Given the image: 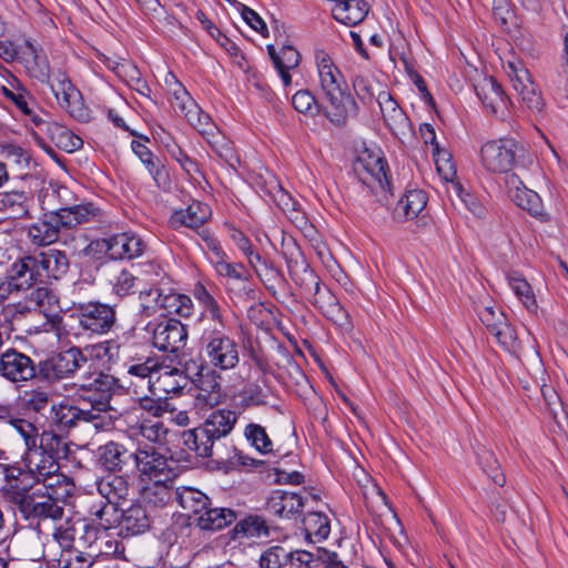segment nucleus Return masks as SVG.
I'll list each match as a JSON object with an SVG mask.
<instances>
[{
  "label": "nucleus",
  "mask_w": 568,
  "mask_h": 568,
  "mask_svg": "<svg viewBox=\"0 0 568 568\" xmlns=\"http://www.w3.org/2000/svg\"><path fill=\"white\" fill-rule=\"evenodd\" d=\"M193 295L203 308L200 346L204 359L214 369H233L240 362V351L226 311L201 283L194 286Z\"/></svg>",
  "instance_id": "f257e3e1"
},
{
  "label": "nucleus",
  "mask_w": 568,
  "mask_h": 568,
  "mask_svg": "<svg viewBox=\"0 0 568 568\" xmlns=\"http://www.w3.org/2000/svg\"><path fill=\"white\" fill-rule=\"evenodd\" d=\"M75 385L92 393L88 396L91 408L84 409L68 403L52 405L53 422L62 428L73 427L80 422L91 423L95 428L109 427L112 416L109 415V420H106L105 414L110 408V393L115 386L114 377L95 369L81 375Z\"/></svg>",
  "instance_id": "f03ea898"
},
{
  "label": "nucleus",
  "mask_w": 568,
  "mask_h": 568,
  "mask_svg": "<svg viewBox=\"0 0 568 568\" xmlns=\"http://www.w3.org/2000/svg\"><path fill=\"white\" fill-rule=\"evenodd\" d=\"M97 490L106 501L93 503L89 514L93 525L84 527V542L89 547L102 541L103 534L120 523V507L129 500L130 485L125 477L110 474L97 481Z\"/></svg>",
  "instance_id": "7ed1b4c3"
},
{
  "label": "nucleus",
  "mask_w": 568,
  "mask_h": 568,
  "mask_svg": "<svg viewBox=\"0 0 568 568\" xmlns=\"http://www.w3.org/2000/svg\"><path fill=\"white\" fill-rule=\"evenodd\" d=\"M320 89L326 100L324 114L335 125H343L356 114L357 104L347 92V84L339 68L324 50L314 55Z\"/></svg>",
  "instance_id": "20e7f679"
},
{
  "label": "nucleus",
  "mask_w": 568,
  "mask_h": 568,
  "mask_svg": "<svg viewBox=\"0 0 568 568\" xmlns=\"http://www.w3.org/2000/svg\"><path fill=\"white\" fill-rule=\"evenodd\" d=\"M53 484H38L29 489L12 487L8 491L9 500L22 514L24 519L60 520L63 517V507L52 497L50 489Z\"/></svg>",
  "instance_id": "39448f33"
},
{
  "label": "nucleus",
  "mask_w": 568,
  "mask_h": 568,
  "mask_svg": "<svg viewBox=\"0 0 568 568\" xmlns=\"http://www.w3.org/2000/svg\"><path fill=\"white\" fill-rule=\"evenodd\" d=\"M521 148L511 138L486 141L478 151L481 168L491 174H507L517 161Z\"/></svg>",
  "instance_id": "423d86ee"
},
{
  "label": "nucleus",
  "mask_w": 568,
  "mask_h": 568,
  "mask_svg": "<svg viewBox=\"0 0 568 568\" xmlns=\"http://www.w3.org/2000/svg\"><path fill=\"white\" fill-rule=\"evenodd\" d=\"M134 465L139 483L150 480H174L176 473L169 459L154 446L139 445L134 452Z\"/></svg>",
  "instance_id": "0eeeda50"
},
{
  "label": "nucleus",
  "mask_w": 568,
  "mask_h": 568,
  "mask_svg": "<svg viewBox=\"0 0 568 568\" xmlns=\"http://www.w3.org/2000/svg\"><path fill=\"white\" fill-rule=\"evenodd\" d=\"M42 82L49 84L59 105L72 118L81 122L89 119V112L83 103L80 91L73 85L63 71L59 70L52 75L49 74V81Z\"/></svg>",
  "instance_id": "6e6552de"
},
{
  "label": "nucleus",
  "mask_w": 568,
  "mask_h": 568,
  "mask_svg": "<svg viewBox=\"0 0 568 568\" xmlns=\"http://www.w3.org/2000/svg\"><path fill=\"white\" fill-rule=\"evenodd\" d=\"M75 317L83 332L103 335L113 327L115 311L112 306L99 302L81 303L75 308Z\"/></svg>",
  "instance_id": "1a4fd4ad"
},
{
  "label": "nucleus",
  "mask_w": 568,
  "mask_h": 568,
  "mask_svg": "<svg viewBox=\"0 0 568 568\" xmlns=\"http://www.w3.org/2000/svg\"><path fill=\"white\" fill-rule=\"evenodd\" d=\"M354 170L359 180L371 189L379 186L384 190L389 184L387 163L379 149L364 148L359 151Z\"/></svg>",
  "instance_id": "9d476101"
},
{
  "label": "nucleus",
  "mask_w": 568,
  "mask_h": 568,
  "mask_svg": "<svg viewBox=\"0 0 568 568\" xmlns=\"http://www.w3.org/2000/svg\"><path fill=\"white\" fill-rule=\"evenodd\" d=\"M87 358L78 347L60 352L39 363V373L47 381H57L71 376L87 364Z\"/></svg>",
  "instance_id": "9b49d317"
},
{
  "label": "nucleus",
  "mask_w": 568,
  "mask_h": 568,
  "mask_svg": "<svg viewBox=\"0 0 568 568\" xmlns=\"http://www.w3.org/2000/svg\"><path fill=\"white\" fill-rule=\"evenodd\" d=\"M0 376L12 384L22 385L37 376V365L30 356L10 347L0 354Z\"/></svg>",
  "instance_id": "f8f14e48"
},
{
  "label": "nucleus",
  "mask_w": 568,
  "mask_h": 568,
  "mask_svg": "<svg viewBox=\"0 0 568 568\" xmlns=\"http://www.w3.org/2000/svg\"><path fill=\"white\" fill-rule=\"evenodd\" d=\"M100 252H104L112 260H132L143 254L145 243L131 232L114 234L94 242Z\"/></svg>",
  "instance_id": "ddd939ff"
},
{
  "label": "nucleus",
  "mask_w": 568,
  "mask_h": 568,
  "mask_svg": "<svg viewBox=\"0 0 568 568\" xmlns=\"http://www.w3.org/2000/svg\"><path fill=\"white\" fill-rule=\"evenodd\" d=\"M505 69L521 101L531 110H540L542 106L540 94L524 63L518 59L509 60Z\"/></svg>",
  "instance_id": "4468645a"
},
{
  "label": "nucleus",
  "mask_w": 568,
  "mask_h": 568,
  "mask_svg": "<svg viewBox=\"0 0 568 568\" xmlns=\"http://www.w3.org/2000/svg\"><path fill=\"white\" fill-rule=\"evenodd\" d=\"M187 339V331L178 320H168L156 324L152 331V343L162 352L176 353Z\"/></svg>",
  "instance_id": "2eb2a0df"
},
{
  "label": "nucleus",
  "mask_w": 568,
  "mask_h": 568,
  "mask_svg": "<svg viewBox=\"0 0 568 568\" xmlns=\"http://www.w3.org/2000/svg\"><path fill=\"white\" fill-rule=\"evenodd\" d=\"M189 384L184 372L178 367L159 364L151 381V393L158 397L178 395Z\"/></svg>",
  "instance_id": "dca6fc26"
},
{
  "label": "nucleus",
  "mask_w": 568,
  "mask_h": 568,
  "mask_svg": "<svg viewBox=\"0 0 568 568\" xmlns=\"http://www.w3.org/2000/svg\"><path fill=\"white\" fill-rule=\"evenodd\" d=\"M172 97L171 103L174 110L180 112L201 134L206 133L204 125H209L210 116L200 112L197 104L181 83L175 82Z\"/></svg>",
  "instance_id": "f3484780"
},
{
  "label": "nucleus",
  "mask_w": 568,
  "mask_h": 568,
  "mask_svg": "<svg viewBox=\"0 0 568 568\" xmlns=\"http://www.w3.org/2000/svg\"><path fill=\"white\" fill-rule=\"evenodd\" d=\"M313 304L335 325L342 328H348L351 326L347 312L343 308L331 290L320 286L318 281L315 282Z\"/></svg>",
  "instance_id": "a211bd4d"
},
{
  "label": "nucleus",
  "mask_w": 568,
  "mask_h": 568,
  "mask_svg": "<svg viewBox=\"0 0 568 568\" xmlns=\"http://www.w3.org/2000/svg\"><path fill=\"white\" fill-rule=\"evenodd\" d=\"M32 256L38 268L40 282L59 280L69 270V260L62 251L50 248Z\"/></svg>",
  "instance_id": "6ab92c4d"
},
{
  "label": "nucleus",
  "mask_w": 568,
  "mask_h": 568,
  "mask_svg": "<svg viewBox=\"0 0 568 568\" xmlns=\"http://www.w3.org/2000/svg\"><path fill=\"white\" fill-rule=\"evenodd\" d=\"M506 187L509 197L523 210H526L534 216H541L544 205L539 194L527 189L516 174L506 176Z\"/></svg>",
  "instance_id": "aec40b11"
},
{
  "label": "nucleus",
  "mask_w": 568,
  "mask_h": 568,
  "mask_svg": "<svg viewBox=\"0 0 568 568\" xmlns=\"http://www.w3.org/2000/svg\"><path fill=\"white\" fill-rule=\"evenodd\" d=\"M39 201L43 211L58 217V213L75 202V194L64 185L50 183L41 189Z\"/></svg>",
  "instance_id": "412c9836"
},
{
  "label": "nucleus",
  "mask_w": 568,
  "mask_h": 568,
  "mask_svg": "<svg viewBox=\"0 0 568 568\" xmlns=\"http://www.w3.org/2000/svg\"><path fill=\"white\" fill-rule=\"evenodd\" d=\"M18 59L24 64L31 77L39 81H49V62L42 50L29 40L18 48Z\"/></svg>",
  "instance_id": "4be33fe9"
},
{
  "label": "nucleus",
  "mask_w": 568,
  "mask_h": 568,
  "mask_svg": "<svg viewBox=\"0 0 568 568\" xmlns=\"http://www.w3.org/2000/svg\"><path fill=\"white\" fill-rule=\"evenodd\" d=\"M174 480H150L139 483L140 499L151 509L163 508L172 499Z\"/></svg>",
  "instance_id": "5701e85b"
},
{
  "label": "nucleus",
  "mask_w": 568,
  "mask_h": 568,
  "mask_svg": "<svg viewBox=\"0 0 568 568\" xmlns=\"http://www.w3.org/2000/svg\"><path fill=\"white\" fill-rule=\"evenodd\" d=\"M6 276L16 292L29 290L36 282L40 281L32 255L16 261Z\"/></svg>",
  "instance_id": "b1692460"
},
{
  "label": "nucleus",
  "mask_w": 568,
  "mask_h": 568,
  "mask_svg": "<svg viewBox=\"0 0 568 568\" xmlns=\"http://www.w3.org/2000/svg\"><path fill=\"white\" fill-rule=\"evenodd\" d=\"M200 235L204 243L202 248L216 274L219 276H239L220 242L205 230Z\"/></svg>",
  "instance_id": "393cba45"
},
{
  "label": "nucleus",
  "mask_w": 568,
  "mask_h": 568,
  "mask_svg": "<svg viewBox=\"0 0 568 568\" xmlns=\"http://www.w3.org/2000/svg\"><path fill=\"white\" fill-rule=\"evenodd\" d=\"M27 462L28 468L38 484L52 479L60 469L54 456L42 448H38V446L34 450L27 452Z\"/></svg>",
  "instance_id": "a878e982"
},
{
  "label": "nucleus",
  "mask_w": 568,
  "mask_h": 568,
  "mask_svg": "<svg viewBox=\"0 0 568 568\" xmlns=\"http://www.w3.org/2000/svg\"><path fill=\"white\" fill-rule=\"evenodd\" d=\"M211 216V209L200 201H192L185 209L175 210L170 217V224L174 227L197 229Z\"/></svg>",
  "instance_id": "bb28decb"
},
{
  "label": "nucleus",
  "mask_w": 568,
  "mask_h": 568,
  "mask_svg": "<svg viewBox=\"0 0 568 568\" xmlns=\"http://www.w3.org/2000/svg\"><path fill=\"white\" fill-rule=\"evenodd\" d=\"M267 51L284 87L292 85L291 71L301 63L300 52L292 45H283L278 51L274 45H267Z\"/></svg>",
  "instance_id": "cd10ccee"
},
{
  "label": "nucleus",
  "mask_w": 568,
  "mask_h": 568,
  "mask_svg": "<svg viewBox=\"0 0 568 568\" xmlns=\"http://www.w3.org/2000/svg\"><path fill=\"white\" fill-rule=\"evenodd\" d=\"M331 11L336 21L352 27L365 19L369 6L364 0H333Z\"/></svg>",
  "instance_id": "c85d7f7f"
},
{
  "label": "nucleus",
  "mask_w": 568,
  "mask_h": 568,
  "mask_svg": "<svg viewBox=\"0 0 568 568\" xmlns=\"http://www.w3.org/2000/svg\"><path fill=\"white\" fill-rule=\"evenodd\" d=\"M101 211L92 202L77 203L73 202L58 213L55 220L61 223L62 227L71 229L83 223L95 221L100 217Z\"/></svg>",
  "instance_id": "c756f323"
},
{
  "label": "nucleus",
  "mask_w": 568,
  "mask_h": 568,
  "mask_svg": "<svg viewBox=\"0 0 568 568\" xmlns=\"http://www.w3.org/2000/svg\"><path fill=\"white\" fill-rule=\"evenodd\" d=\"M376 102L379 106L384 121L390 131L398 133L407 126L408 119L406 114L388 91L379 90L376 97Z\"/></svg>",
  "instance_id": "7c9ffc66"
},
{
  "label": "nucleus",
  "mask_w": 568,
  "mask_h": 568,
  "mask_svg": "<svg viewBox=\"0 0 568 568\" xmlns=\"http://www.w3.org/2000/svg\"><path fill=\"white\" fill-rule=\"evenodd\" d=\"M303 506V498L298 494L280 489L273 491L267 500V510L280 518L301 513Z\"/></svg>",
  "instance_id": "2f4dec72"
},
{
  "label": "nucleus",
  "mask_w": 568,
  "mask_h": 568,
  "mask_svg": "<svg viewBox=\"0 0 568 568\" xmlns=\"http://www.w3.org/2000/svg\"><path fill=\"white\" fill-rule=\"evenodd\" d=\"M427 204V195L422 190H409L397 202L393 217L398 221L413 220L419 215Z\"/></svg>",
  "instance_id": "473e14b6"
},
{
  "label": "nucleus",
  "mask_w": 568,
  "mask_h": 568,
  "mask_svg": "<svg viewBox=\"0 0 568 568\" xmlns=\"http://www.w3.org/2000/svg\"><path fill=\"white\" fill-rule=\"evenodd\" d=\"M32 197L24 191H8L0 193V212L8 213L14 219L30 217Z\"/></svg>",
  "instance_id": "72a5a7b5"
},
{
  "label": "nucleus",
  "mask_w": 568,
  "mask_h": 568,
  "mask_svg": "<svg viewBox=\"0 0 568 568\" xmlns=\"http://www.w3.org/2000/svg\"><path fill=\"white\" fill-rule=\"evenodd\" d=\"M182 438L183 444L187 449L203 458L212 455L214 443L217 440L207 429H205L203 424L193 429L183 432Z\"/></svg>",
  "instance_id": "f704fd0d"
},
{
  "label": "nucleus",
  "mask_w": 568,
  "mask_h": 568,
  "mask_svg": "<svg viewBox=\"0 0 568 568\" xmlns=\"http://www.w3.org/2000/svg\"><path fill=\"white\" fill-rule=\"evenodd\" d=\"M132 458L134 459V452L115 442H109L99 448V460L108 470H122Z\"/></svg>",
  "instance_id": "c9c22d12"
},
{
  "label": "nucleus",
  "mask_w": 568,
  "mask_h": 568,
  "mask_svg": "<svg viewBox=\"0 0 568 568\" xmlns=\"http://www.w3.org/2000/svg\"><path fill=\"white\" fill-rule=\"evenodd\" d=\"M61 226V223L55 220V216L49 214L47 219L40 220L29 226L28 237L34 245H50L59 239Z\"/></svg>",
  "instance_id": "e433bc0d"
},
{
  "label": "nucleus",
  "mask_w": 568,
  "mask_h": 568,
  "mask_svg": "<svg viewBox=\"0 0 568 568\" xmlns=\"http://www.w3.org/2000/svg\"><path fill=\"white\" fill-rule=\"evenodd\" d=\"M197 406L214 407L222 400L221 384L215 372L201 374L199 379V393L195 396Z\"/></svg>",
  "instance_id": "4c0bfd02"
},
{
  "label": "nucleus",
  "mask_w": 568,
  "mask_h": 568,
  "mask_svg": "<svg viewBox=\"0 0 568 568\" xmlns=\"http://www.w3.org/2000/svg\"><path fill=\"white\" fill-rule=\"evenodd\" d=\"M236 519L235 513L230 508H207L201 513L194 523L202 530H220Z\"/></svg>",
  "instance_id": "58836bf2"
},
{
  "label": "nucleus",
  "mask_w": 568,
  "mask_h": 568,
  "mask_svg": "<svg viewBox=\"0 0 568 568\" xmlns=\"http://www.w3.org/2000/svg\"><path fill=\"white\" fill-rule=\"evenodd\" d=\"M475 90L478 99L489 112L496 114L505 105L501 88L494 78H484L476 84Z\"/></svg>",
  "instance_id": "ea45409f"
},
{
  "label": "nucleus",
  "mask_w": 568,
  "mask_h": 568,
  "mask_svg": "<svg viewBox=\"0 0 568 568\" xmlns=\"http://www.w3.org/2000/svg\"><path fill=\"white\" fill-rule=\"evenodd\" d=\"M175 494L179 505L193 520L211 505L205 494L191 487L176 488Z\"/></svg>",
  "instance_id": "a19ab883"
},
{
  "label": "nucleus",
  "mask_w": 568,
  "mask_h": 568,
  "mask_svg": "<svg viewBox=\"0 0 568 568\" xmlns=\"http://www.w3.org/2000/svg\"><path fill=\"white\" fill-rule=\"evenodd\" d=\"M236 422L237 415L235 412L217 409L210 414L203 423V426L213 435V437L220 439L227 436L233 430Z\"/></svg>",
  "instance_id": "79ce46f5"
},
{
  "label": "nucleus",
  "mask_w": 568,
  "mask_h": 568,
  "mask_svg": "<svg viewBox=\"0 0 568 568\" xmlns=\"http://www.w3.org/2000/svg\"><path fill=\"white\" fill-rule=\"evenodd\" d=\"M507 282L514 294L518 297L525 308L531 313L537 311V301L530 284L518 272L507 274Z\"/></svg>",
  "instance_id": "37998d69"
},
{
  "label": "nucleus",
  "mask_w": 568,
  "mask_h": 568,
  "mask_svg": "<svg viewBox=\"0 0 568 568\" xmlns=\"http://www.w3.org/2000/svg\"><path fill=\"white\" fill-rule=\"evenodd\" d=\"M432 154L435 160L436 169L439 173V175L446 180L450 181L453 183V189L458 194V196L465 201L462 196V185L458 182H455L454 179L456 176V168L453 162V156L449 151L445 149H440L439 146H435V150L432 151Z\"/></svg>",
  "instance_id": "c03bdc74"
},
{
  "label": "nucleus",
  "mask_w": 568,
  "mask_h": 568,
  "mask_svg": "<svg viewBox=\"0 0 568 568\" xmlns=\"http://www.w3.org/2000/svg\"><path fill=\"white\" fill-rule=\"evenodd\" d=\"M163 313L168 315H179L181 317H189L193 314L194 305L190 296L166 290L163 300Z\"/></svg>",
  "instance_id": "a18cd8bd"
},
{
  "label": "nucleus",
  "mask_w": 568,
  "mask_h": 568,
  "mask_svg": "<svg viewBox=\"0 0 568 568\" xmlns=\"http://www.w3.org/2000/svg\"><path fill=\"white\" fill-rule=\"evenodd\" d=\"M120 520L133 535L145 531L150 525L146 510L140 505H133L125 510L120 509Z\"/></svg>",
  "instance_id": "49530a36"
},
{
  "label": "nucleus",
  "mask_w": 568,
  "mask_h": 568,
  "mask_svg": "<svg viewBox=\"0 0 568 568\" xmlns=\"http://www.w3.org/2000/svg\"><path fill=\"white\" fill-rule=\"evenodd\" d=\"M48 131L51 133L55 145L65 152H74L83 145L82 139L64 126L50 124Z\"/></svg>",
  "instance_id": "de8ad7c7"
},
{
  "label": "nucleus",
  "mask_w": 568,
  "mask_h": 568,
  "mask_svg": "<svg viewBox=\"0 0 568 568\" xmlns=\"http://www.w3.org/2000/svg\"><path fill=\"white\" fill-rule=\"evenodd\" d=\"M166 291L160 287H151L140 292V306L143 315L150 317L158 312H163V300Z\"/></svg>",
  "instance_id": "09e8293b"
},
{
  "label": "nucleus",
  "mask_w": 568,
  "mask_h": 568,
  "mask_svg": "<svg viewBox=\"0 0 568 568\" xmlns=\"http://www.w3.org/2000/svg\"><path fill=\"white\" fill-rule=\"evenodd\" d=\"M307 535L315 538V541L325 540L331 532L329 519L322 513H310L304 519Z\"/></svg>",
  "instance_id": "8fccbe9b"
},
{
  "label": "nucleus",
  "mask_w": 568,
  "mask_h": 568,
  "mask_svg": "<svg viewBox=\"0 0 568 568\" xmlns=\"http://www.w3.org/2000/svg\"><path fill=\"white\" fill-rule=\"evenodd\" d=\"M23 409L33 413H42L50 403V394L44 388L38 387L24 390L20 396Z\"/></svg>",
  "instance_id": "3c124183"
},
{
  "label": "nucleus",
  "mask_w": 568,
  "mask_h": 568,
  "mask_svg": "<svg viewBox=\"0 0 568 568\" xmlns=\"http://www.w3.org/2000/svg\"><path fill=\"white\" fill-rule=\"evenodd\" d=\"M234 538H252L268 535V529L260 517H248L239 521L233 529Z\"/></svg>",
  "instance_id": "603ef678"
},
{
  "label": "nucleus",
  "mask_w": 568,
  "mask_h": 568,
  "mask_svg": "<svg viewBox=\"0 0 568 568\" xmlns=\"http://www.w3.org/2000/svg\"><path fill=\"white\" fill-rule=\"evenodd\" d=\"M166 428L163 423L154 419H143L135 428L134 435L141 436L149 443L161 444L165 440Z\"/></svg>",
  "instance_id": "864d4df0"
},
{
  "label": "nucleus",
  "mask_w": 568,
  "mask_h": 568,
  "mask_svg": "<svg viewBox=\"0 0 568 568\" xmlns=\"http://www.w3.org/2000/svg\"><path fill=\"white\" fill-rule=\"evenodd\" d=\"M93 554H84L79 549H65L57 559L59 568H90L94 562Z\"/></svg>",
  "instance_id": "5fc2aeb1"
},
{
  "label": "nucleus",
  "mask_w": 568,
  "mask_h": 568,
  "mask_svg": "<svg viewBox=\"0 0 568 568\" xmlns=\"http://www.w3.org/2000/svg\"><path fill=\"white\" fill-rule=\"evenodd\" d=\"M244 436L257 452L266 454L272 450V440L263 426L255 423L247 424L244 429Z\"/></svg>",
  "instance_id": "6e6d98bb"
},
{
  "label": "nucleus",
  "mask_w": 568,
  "mask_h": 568,
  "mask_svg": "<svg viewBox=\"0 0 568 568\" xmlns=\"http://www.w3.org/2000/svg\"><path fill=\"white\" fill-rule=\"evenodd\" d=\"M491 334L495 336L497 343L505 351L516 356L519 355L520 346L517 338V334L507 321L505 323H501V326L495 329Z\"/></svg>",
  "instance_id": "4d7b16f0"
},
{
  "label": "nucleus",
  "mask_w": 568,
  "mask_h": 568,
  "mask_svg": "<svg viewBox=\"0 0 568 568\" xmlns=\"http://www.w3.org/2000/svg\"><path fill=\"white\" fill-rule=\"evenodd\" d=\"M16 433L23 439L26 450H34L38 446L39 430L36 425L27 419L16 417L10 424Z\"/></svg>",
  "instance_id": "13d9d810"
},
{
  "label": "nucleus",
  "mask_w": 568,
  "mask_h": 568,
  "mask_svg": "<svg viewBox=\"0 0 568 568\" xmlns=\"http://www.w3.org/2000/svg\"><path fill=\"white\" fill-rule=\"evenodd\" d=\"M353 89L356 97L366 105L373 104L378 91L382 90L379 85L363 75H357L353 80Z\"/></svg>",
  "instance_id": "bf43d9fd"
},
{
  "label": "nucleus",
  "mask_w": 568,
  "mask_h": 568,
  "mask_svg": "<svg viewBox=\"0 0 568 568\" xmlns=\"http://www.w3.org/2000/svg\"><path fill=\"white\" fill-rule=\"evenodd\" d=\"M204 126L207 132L203 135H209L207 142L211 144L213 150L219 154L220 158L226 162H231L235 158L231 143L226 141L225 138L220 133H214V130L216 129L215 125L209 122V125Z\"/></svg>",
  "instance_id": "052dcab7"
},
{
  "label": "nucleus",
  "mask_w": 568,
  "mask_h": 568,
  "mask_svg": "<svg viewBox=\"0 0 568 568\" xmlns=\"http://www.w3.org/2000/svg\"><path fill=\"white\" fill-rule=\"evenodd\" d=\"M166 150L170 155L179 162L182 170L189 175L190 179L197 181L200 170L194 160H192L178 144L174 142L165 143Z\"/></svg>",
  "instance_id": "680f3d73"
},
{
  "label": "nucleus",
  "mask_w": 568,
  "mask_h": 568,
  "mask_svg": "<svg viewBox=\"0 0 568 568\" xmlns=\"http://www.w3.org/2000/svg\"><path fill=\"white\" fill-rule=\"evenodd\" d=\"M293 108L307 116H315L318 113V104L315 97L308 90H298L292 97Z\"/></svg>",
  "instance_id": "e2e57ef3"
},
{
  "label": "nucleus",
  "mask_w": 568,
  "mask_h": 568,
  "mask_svg": "<svg viewBox=\"0 0 568 568\" xmlns=\"http://www.w3.org/2000/svg\"><path fill=\"white\" fill-rule=\"evenodd\" d=\"M290 552L281 546L266 549L260 558L261 568H281L290 559Z\"/></svg>",
  "instance_id": "0e129e2a"
},
{
  "label": "nucleus",
  "mask_w": 568,
  "mask_h": 568,
  "mask_svg": "<svg viewBox=\"0 0 568 568\" xmlns=\"http://www.w3.org/2000/svg\"><path fill=\"white\" fill-rule=\"evenodd\" d=\"M479 464L483 470L491 478L496 485H505L506 478L500 471L498 462L490 450H484L483 454L479 455Z\"/></svg>",
  "instance_id": "69168bd1"
},
{
  "label": "nucleus",
  "mask_w": 568,
  "mask_h": 568,
  "mask_svg": "<svg viewBox=\"0 0 568 568\" xmlns=\"http://www.w3.org/2000/svg\"><path fill=\"white\" fill-rule=\"evenodd\" d=\"M159 362L154 358H148L143 363L132 364L128 367V374L141 381H145L149 389L151 388V381L153 379L155 369L159 367Z\"/></svg>",
  "instance_id": "338daca9"
},
{
  "label": "nucleus",
  "mask_w": 568,
  "mask_h": 568,
  "mask_svg": "<svg viewBox=\"0 0 568 568\" xmlns=\"http://www.w3.org/2000/svg\"><path fill=\"white\" fill-rule=\"evenodd\" d=\"M478 316L490 333L501 326V323L507 321L504 312L494 305L483 307L478 312Z\"/></svg>",
  "instance_id": "774afa93"
}]
</instances>
